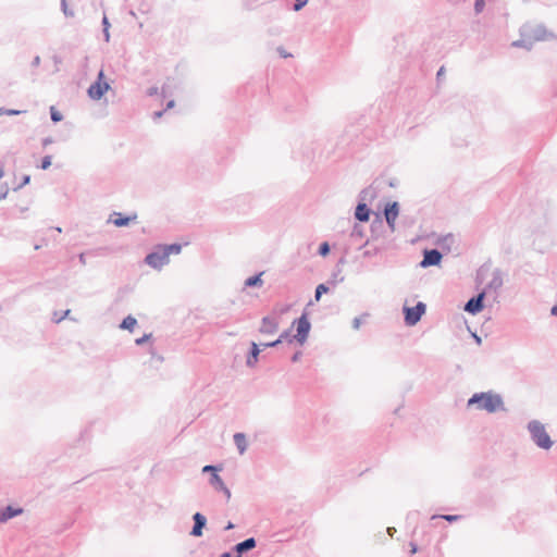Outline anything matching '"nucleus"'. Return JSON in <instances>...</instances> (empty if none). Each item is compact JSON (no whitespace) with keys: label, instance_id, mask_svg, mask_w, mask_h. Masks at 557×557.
Masks as SVG:
<instances>
[{"label":"nucleus","instance_id":"nucleus-22","mask_svg":"<svg viewBox=\"0 0 557 557\" xmlns=\"http://www.w3.org/2000/svg\"><path fill=\"white\" fill-rule=\"evenodd\" d=\"M163 251L166 252L168 259H170V255H178L182 250V246L180 244H171V245H162Z\"/></svg>","mask_w":557,"mask_h":557},{"label":"nucleus","instance_id":"nucleus-60","mask_svg":"<svg viewBox=\"0 0 557 557\" xmlns=\"http://www.w3.org/2000/svg\"><path fill=\"white\" fill-rule=\"evenodd\" d=\"M69 313H70V310H66V311L64 312V317H66Z\"/></svg>","mask_w":557,"mask_h":557},{"label":"nucleus","instance_id":"nucleus-53","mask_svg":"<svg viewBox=\"0 0 557 557\" xmlns=\"http://www.w3.org/2000/svg\"><path fill=\"white\" fill-rule=\"evenodd\" d=\"M387 532L391 536L394 535V533L396 532V529L395 528H387Z\"/></svg>","mask_w":557,"mask_h":557},{"label":"nucleus","instance_id":"nucleus-13","mask_svg":"<svg viewBox=\"0 0 557 557\" xmlns=\"http://www.w3.org/2000/svg\"><path fill=\"white\" fill-rule=\"evenodd\" d=\"M137 219V214L134 213L129 216H124L121 212H113L110 215V222H112L117 227L127 226L129 222L135 221Z\"/></svg>","mask_w":557,"mask_h":557},{"label":"nucleus","instance_id":"nucleus-59","mask_svg":"<svg viewBox=\"0 0 557 557\" xmlns=\"http://www.w3.org/2000/svg\"><path fill=\"white\" fill-rule=\"evenodd\" d=\"M474 337H475V341H476L478 343H480V342H481V338H480L479 336H474Z\"/></svg>","mask_w":557,"mask_h":557},{"label":"nucleus","instance_id":"nucleus-14","mask_svg":"<svg viewBox=\"0 0 557 557\" xmlns=\"http://www.w3.org/2000/svg\"><path fill=\"white\" fill-rule=\"evenodd\" d=\"M257 545V541L253 537H248L243 542L237 543L233 550L236 553L235 557H242V555L252 548H255Z\"/></svg>","mask_w":557,"mask_h":557},{"label":"nucleus","instance_id":"nucleus-30","mask_svg":"<svg viewBox=\"0 0 557 557\" xmlns=\"http://www.w3.org/2000/svg\"><path fill=\"white\" fill-rule=\"evenodd\" d=\"M329 252H330V245L326 242L322 243L319 247V255H321L322 257H325L329 255Z\"/></svg>","mask_w":557,"mask_h":557},{"label":"nucleus","instance_id":"nucleus-25","mask_svg":"<svg viewBox=\"0 0 557 557\" xmlns=\"http://www.w3.org/2000/svg\"><path fill=\"white\" fill-rule=\"evenodd\" d=\"M363 235H364L363 228L356 224L350 234L351 238L352 239H361L363 237Z\"/></svg>","mask_w":557,"mask_h":557},{"label":"nucleus","instance_id":"nucleus-40","mask_svg":"<svg viewBox=\"0 0 557 557\" xmlns=\"http://www.w3.org/2000/svg\"><path fill=\"white\" fill-rule=\"evenodd\" d=\"M29 181H30V176H29V175H24V176H23V181H22V183L18 185V187H17V188H22L23 186L27 185V184L29 183Z\"/></svg>","mask_w":557,"mask_h":557},{"label":"nucleus","instance_id":"nucleus-48","mask_svg":"<svg viewBox=\"0 0 557 557\" xmlns=\"http://www.w3.org/2000/svg\"><path fill=\"white\" fill-rule=\"evenodd\" d=\"M163 112H164V111H156V112L153 113V119H154V120L160 119V117L163 115Z\"/></svg>","mask_w":557,"mask_h":557},{"label":"nucleus","instance_id":"nucleus-35","mask_svg":"<svg viewBox=\"0 0 557 557\" xmlns=\"http://www.w3.org/2000/svg\"><path fill=\"white\" fill-rule=\"evenodd\" d=\"M9 194V187L7 184L0 185V200L4 199Z\"/></svg>","mask_w":557,"mask_h":557},{"label":"nucleus","instance_id":"nucleus-10","mask_svg":"<svg viewBox=\"0 0 557 557\" xmlns=\"http://www.w3.org/2000/svg\"><path fill=\"white\" fill-rule=\"evenodd\" d=\"M398 213H399V206H398V202H396V201L388 203L384 210L386 223L392 231L395 230V221L398 216Z\"/></svg>","mask_w":557,"mask_h":557},{"label":"nucleus","instance_id":"nucleus-47","mask_svg":"<svg viewBox=\"0 0 557 557\" xmlns=\"http://www.w3.org/2000/svg\"><path fill=\"white\" fill-rule=\"evenodd\" d=\"M174 106H175V101L174 100H170L166 103L165 110L172 109V108H174Z\"/></svg>","mask_w":557,"mask_h":557},{"label":"nucleus","instance_id":"nucleus-29","mask_svg":"<svg viewBox=\"0 0 557 557\" xmlns=\"http://www.w3.org/2000/svg\"><path fill=\"white\" fill-rule=\"evenodd\" d=\"M61 9L65 16H69V17L74 16V12L67 8L66 0H61Z\"/></svg>","mask_w":557,"mask_h":557},{"label":"nucleus","instance_id":"nucleus-45","mask_svg":"<svg viewBox=\"0 0 557 557\" xmlns=\"http://www.w3.org/2000/svg\"><path fill=\"white\" fill-rule=\"evenodd\" d=\"M40 64V57L36 55L32 62L33 66H38Z\"/></svg>","mask_w":557,"mask_h":557},{"label":"nucleus","instance_id":"nucleus-12","mask_svg":"<svg viewBox=\"0 0 557 557\" xmlns=\"http://www.w3.org/2000/svg\"><path fill=\"white\" fill-rule=\"evenodd\" d=\"M278 329V322L276 318L264 317L261 322L259 332L262 334H274Z\"/></svg>","mask_w":557,"mask_h":557},{"label":"nucleus","instance_id":"nucleus-21","mask_svg":"<svg viewBox=\"0 0 557 557\" xmlns=\"http://www.w3.org/2000/svg\"><path fill=\"white\" fill-rule=\"evenodd\" d=\"M263 272H260L257 275L250 276L245 281L246 287H261L263 284V281L261 280Z\"/></svg>","mask_w":557,"mask_h":557},{"label":"nucleus","instance_id":"nucleus-18","mask_svg":"<svg viewBox=\"0 0 557 557\" xmlns=\"http://www.w3.org/2000/svg\"><path fill=\"white\" fill-rule=\"evenodd\" d=\"M233 438H234V443L238 449V453L240 455H243L247 450V446H248L246 435L244 433H235Z\"/></svg>","mask_w":557,"mask_h":557},{"label":"nucleus","instance_id":"nucleus-58","mask_svg":"<svg viewBox=\"0 0 557 557\" xmlns=\"http://www.w3.org/2000/svg\"><path fill=\"white\" fill-rule=\"evenodd\" d=\"M4 175V171L2 169H0V178H2Z\"/></svg>","mask_w":557,"mask_h":557},{"label":"nucleus","instance_id":"nucleus-49","mask_svg":"<svg viewBox=\"0 0 557 557\" xmlns=\"http://www.w3.org/2000/svg\"><path fill=\"white\" fill-rule=\"evenodd\" d=\"M410 547H411V549H410L411 554L417 553L418 547L414 543H410Z\"/></svg>","mask_w":557,"mask_h":557},{"label":"nucleus","instance_id":"nucleus-34","mask_svg":"<svg viewBox=\"0 0 557 557\" xmlns=\"http://www.w3.org/2000/svg\"><path fill=\"white\" fill-rule=\"evenodd\" d=\"M308 1L309 0H295L294 10L300 11L308 3Z\"/></svg>","mask_w":557,"mask_h":557},{"label":"nucleus","instance_id":"nucleus-28","mask_svg":"<svg viewBox=\"0 0 557 557\" xmlns=\"http://www.w3.org/2000/svg\"><path fill=\"white\" fill-rule=\"evenodd\" d=\"M277 339H281V343L284 342V341H287L288 343H292L295 338L294 336L290 335V331L287 330V331H284Z\"/></svg>","mask_w":557,"mask_h":557},{"label":"nucleus","instance_id":"nucleus-54","mask_svg":"<svg viewBox=\"0 0 557 557\" xmlns=\"http://www.w3.org/2000/svg\"><path fill=\"white\" fill-rule=\"evenodd\" d=\"M51 143H52L51 138H45L44 141H42L44 146H47V145H49Z\"/></svg>","mask_w":557,"mask_h":557},{"label":"nucleus","instance_id":"nucleus-57","mask_svg":"<svg viewBox=\"0 0 557 557\" xmlns=\"http://www.w3.org/2000/svg\"><path fill=\"white\" fill-rule=\"evenodd\" d=\"M221 557H232V556H231V554H230V553H227V552H226V553H223V554L221 555Z\"/></svg>","mask_w":557,"mask_h":557},{"label":"nucleus","instance_id":"nucleus-11","mask_svg":"<svg viewBox=\"0 0 557 557\" xmlns=\"http://www.w3.org/2000/svg\"><path fill=\"white\" fill-rule=\"evenodd\" d=\"M193 520H194V527L189 534L195 537H200L203 533L202 532L203 528L207 524V518L202 513L196 512L193 516Z\"/></svg>","mask_w":557,"mask_h":557},{"label":"nucleus","instance_id":"nucleus-15","mask_svg":"<svg viewBox=\"0 0 557 557\" xmlns=\"http://www.w3.org/2000/svg\"><path fill=\"white\" fill-rule=\"evenodd\" d=\"M23 512L22 508H14L12 506H7L0 510V523H4L8 520L20 516Z\"/></svg>","mask_w":557,"mask_h":557},{"label":"nucleus","instance_id":"nucleus-9","mask_svg":"<svg viewBox=\"0 0 557 557\" xmlns=\"http://www.w3.org/2000/svg\"><path fill=\"white\" fill-rule=\"evenodd\" d=\"M484 297H485V294L480 293L476 296L470 298L465 305V311H467L471 314H476L478 312H480L484 306L483 305Z\"/></svg>","mask_w":557,"mask_h":557},{"label":"nucleus","instance_id":"nucleus-19","mask_svg":"<svg viewBox=\"0 0 557 557\" xmlns=\"http://www.w3.org/2000/svg\"><path fill=\"white\" fill-rule=\"evenodd\" d=\"M360 202L372 201L376 197V189L373 186H369L361 190Z\"/></svg>","mask_w":557,"mask_h":557},{"label":"nucleus","instance_id":"nucleus-31","mask_svg":"<svg viewBox=\"0 0 557 557\" xmlns=\"http://www.w3.org/2000/svg\"><path fill=\"white\" fill-rule=\"evenodd\" d=\"M222 468L221 467H218V466H212V465H207L202 468V472L203 473H207V472H211V473H218V471H221Z\"/></svg>","mask_w":557,"mask_h":557},{"label":"nucleus","instance_id":"nucleus-42","mask_svg":"<svg viewBox=\"0 0 557 557\" xmlns=\"http://www.w3.org/2000/svg\"><path fill=\"white\" fill-rule=\"evenodd\" d=\"M300 357H301V351H296V352L293 355V357H292V361H293V362H297V361H299Z\"/></svg>","mask_w":557,"mask_h":557},{"label":"nucleus","instance_id":"nucleus-8","mask_svg":"<svg viewBox=\"0 0 557 557\" xmlns=\"http://www.w3.org/2000/svg\"><path fill=\"white\" fill-rule=\"evenodd\" d=\"M442 258H443V256L437 249L425 250L423 253V259L420 262V265L422 268L437 265V264H440Z\"/></svg>","mask_w":557,"mask_h":557},{"label":"nucleus","instance_id":"nucleus-41","mask_svg":"<svg viewBox=\"0 0 557 557\" xmlns=\"http://www.w3.org/2000/svg\"><path fill=\"white\" fill-rule=\"evenodd\" d=\"M277 52L280 53V55H281L282 58H288V57H290V54H289V53H287V52L284 50V48H282V47H278V48H277Z\"/></svg>","mask_w":557,"mask_h":557},{"label":"nucleus","instance_id":"nucleus-44","mask_svg":"<svg viewBox=\"0 0 557 557\" xmlns=\"http://www.w3.org/2000/svg\"><path fill=\"white\" fill-rule=\"evenodd\" d=\"M102 26L103 28H109L110 27V23H109V20L108 17L104 15L103 18H102Z\"/></svg>","mask_w":557,"mask_h":557},{"label":"nucleus","instance_id":"nucleus-56","mask_svg":"<svg viewBox=\"0 0 557 557\" xmlns=\"http://www.w3.org/2000/svg\"><path fill=\"white\" fill-rule=\"evenodd\" d=\"M232 529H234V524H233L232 522H228V523L226 524V527H225V530H227V531H228V530H232Z\"/></svg>","mask_w":557,"mask_h":557},{"label":"nucleus","instance_id":"nucleus-2","mask_svg":"<svg viewBox=\"0 0 557 557\" xmlns=\"http://www.w3.org/2000/svg\"><path fill=\"white\" fill-rule=\"evenodd\" d=\"M528 431L534 444L542 449L552 448L554 442L545 430V425L539 420H531L528 423Z\"/></svg>","mask_w":557,"mask_h":557},{"label":"nucleus","instance_id":"nucleus-17","mask_svg":"<svg viewBox=\"0 0 557 557\" xmlns=\"http://www.w3.org/2000/svg\"><path fill=\"white\" fill-rule=\"evenodd\" d=\"M259 354H260L259 346L255 342H252L250 354L248 355V357L246 359L247 367L252 368L256 366V363L258 362Z\"/></svg>","mask_w":557,"mask_h":557},{"label":"nucleus","instance_id":"nucleus-6","mask_svg":"<svg viewBox=\"0 0 557 557\" xmlns=\"http://www.w3.org/2000/svg\"><path fill=\"white\" fill-rule=\"evenodd\" d=\"M294 323L297 325V333L294 335V338L302 345L308 338L311 324L306 313H302Z\"/></svg>","mask_w":557,"mask_h":557},{"label":"nucleus","instance_id":"nucleus-33","mask_svg":"<svg viewBox=\"0 0 557 557\" xmlns=\"http://www.w3.org/2000/svg\"><path fill=\"white\" fill-rule=\"evenodd\" d=\"M485 1L484 0H475L474 2V11L475 13H481L484 9Z\"/></svg>","mask_w":557,"mask_h":557},{"label":"nucleus","instance_id":"nucleus-43","mask_svg":"<svg viewBox=\"0 0 557 557\" xmlns=\"http://www.w3.org/2000/svg\"><path fill=\"white\" fill-rule=\"evenodd\" d=\"M103 37H104V40L107 42H109V40H110V33H109V28H107V27L103 28Z\"/></svg>","mask_w":557,"mask_h":557},{"label":"nucleus","instance_id":"nucleus-55","mask_svg":"<svg viewBox=\"0 0 557 557\" xmlns=\"http://www.w3.org/2000/svg\"><path fill=\"white\" fill-rule=\"evenodd\" d=\"M512 46H515V47H521V46H522V41H521V40L513 41V42H512Z\"/></svg>","mask_w":557,"mask_h":557},{"label":"nucleus","instance_id":"nucleus-36","mask_svg":"<svg viewBox=\"0 0 557 557\" xmlns=\"http://www.w3.org/2000/svg\"><path fill=\"white\" fill-rule=\"evenodd\" d=\"M23 111H20V110H13V109H3V114H8V115H18L21 114Z\"/></svg>","mask_w":557,"mask_h":557},{"label":"nucleus","instance_id":"nucleus-50","mask_svg":"<svg viewBox=\"0 0 557 557\" xmlns=\"http://www.w3.org/2000/svg\"><path fill=\"white\" fill-rule=\"evenodd\" d=\"M552 315L557 317V304L550 310Z\"/></svg>","mask_w":557,"mask_h":557},{"label":"nucleus","instance_id":"nucleus-7","mask_svg":"<svg viewBox=\"0 0 557 557\" xmlns=\"http://www.w3.org/2000/svg\"><path fill=\"white\" fill-rule=\"evenodd\" d=\"M209 484L214 491L223 493L226 502L231 499V491L218 473H211L209 478Z\"/></svg>","mask_w":557,"mask_h":557},{"label":"nucleus","instance_id":"nucleus-1","mask_svg":"<svg viewBox=\"0 0 557 557\" xmlns=\"http://www.w3.org/2000/svg\"><path fill=\"white\" fill-rule=\"evenodd\" d=\"M467 406H476L479 410H484L488 413L505 410L503 397L493 391L473 394L468 399Z\"/></svg>","mask_w":557,"mask_h":557},{"label":"nucleus","instance_id":"nucleus-20","mask_svg":"<svg viewBox=\"0 0 557 557\" xmlns=\"http://www.w3.org/2000/svg\"><path fill=\"white\" fill-rule=\"evenodd\" d=\"M533 36L536 40H546L549 38H554L552 34H549L546 28L542 25L535 27Z\"/></svg>","mask_w":557,"mask_h":557},{"label":"nucleus","instance_id":"nucleus-37","mask_svg":"<svg viewBox=\"0 0 557 557\" xmlns=\"http://www.w3.org/2000/svg\"><path fill=\"white\" fill-rule=\"evenodd\" d=\"M360 325H361V318L360 317H356L352 320V329L354 330H359Z\"/></svg>","mask_w":557,"mask_h":557},{"label":"nucleus","instance_id":"nucleus-32","mask_svg":"<svg viewBox=\"0 0 557 557\" xmlns=\"http://www.w3.org/2000/svg\"><path fill=\"white\" fill-rule=\"evenodd\" d=\"M51 159H52L51 156L44 157L41 160L40 168L42 170H47L51 165Z\"/></svg>","mask_w":557,"mask_h":557},{"label":"nucleus","instance_id":"nucleus-4","mask_svg":"<svg viewBox=\"0 0 557 557\" xmlns=\"http://www.w3.org/2000/svg\"><path fill=\"white\" fill-rule=\"evenodd\" d=\"M426 306L419 301L414 307H404L405 323L409 326L416 325L424 314Z\"/></svg>","mask_w":557,"mask_h":557},{"label":"nucleus","instance_id":"nucleus-26","mask_svg":"<svg viewBox=\"0 0 557 557\" xmlns=\"http://www.w3.org/2000/svg\"><path fill=\"white\" fill-rule=\"evenodd\" d=\"M435 518H442L448 522H454V521H457L460 519V516L458 515H441V516H433L432 519H435Z\"/></svg>","mask_w":557,"mask_h":557},{"label":"nucleus","instance_id":"nucleus-5","mask_svg":"<svg viewBox=\"0 0 557 557\" xmlns=\"http://www.w3.org/2000/svg\"><path fill=\"white\" fill-rule=\"evenodd\" d=\"M103 77H104V74H103V71L101 70L99 73H98V77H97V81L95 83H92L87 92H88V96L92 99V100H100L103 95L109 90L110 88V85L107 83V82H103Z\"/></svg>","mask_w":557,"mask_h":557},{"label":"nucleus","instance_id":"nucleus-46","mask_svg":"<svg viewBox=\"0 0 557 557\" xmlns=\"http://www.w3.org/2000/svg\"><path fill=\"white\" fill-rule=\"evenodd\" d=\"M158 92V88L157 87H151L148 89V95L149 96H153Z\"/></svg>","mask_w":557,"mask_h":557},{"label":"nucleus","instance_id":"nucleus-16","mask_svg":"<svg viewBox=\"0 0 557 557\" xmlns=\"http://www.w3.org/2000/svg\"><path fill=\"white\" fill-rule=\"evenodd\" d=\"M355 216L360 222H367L370 218V209L368 208L367 203L359 202L356 211Z\"/></svg>","mask_w":557,"mask_h":557},{"label":"nucleus","instance_id":"nucleus-38","mask_svg":"<svg viewBox=\"0 0 557 557\" xmlns=\"http://www.w3.org/2000/svg\"><path fill=\"white\" fill-rule=\"evenodd\" d=\"M149 337H150V334H145L143 337L137 338V339L135 341V343H136L137 345H143L144 343H146V342L149 339Z\"/></svg>","mask_w":557,"mask_h":557},{"label":"nucleus","instance_id":"nucleus-24","mask_svg":"<svg viewBox=\"0 0 557 557\" xmlns=\"http://www.w3.org/2000/svg\"><path fill=\"white\" fill-rule=\"evenodd\" d=\"M327 292H329V287L325 284L318 285L315 288V293H314L315 301H319L322 294L327 293Z\"/></svg>","mask_w":557,"mask_h":557},{"label":"nucleus","instance_id":"nucleus-39","mask_svg":"<svg viewBox=\"0 0 557 557\" xmlns=\"http://www.w3.org/2000/svg\"><path fill=\"white\" fill-rule=\"evenodd\" d=\"M278 344H281V339H275L274 342L262 344L263 347H276Z\"/></svg>","mask_w":557,"mask_h":557},{"label":"nucleus","instance_id":"nucleus-52","mask_svg":"<svg viewBox=\"0 0 557 557\" xmlns=\"http://www.w3.org/2000/svg\"><path fill=\"white\" fill-rule=\"evenodd\" d=\"M444 66H442L438 71H437V77H441V76H444Z\"/></svg>","mask_w":557,"mask_h":557},{"label":"nucleus","instance_id":"nucleus-51","mask_svg":"<svg viewBox=\"0 0 557 557\" xmlns=\"http://www.w3.org/2000/svg\"><path fill=\"white\" fill-rule=\"evenodd\" d=\"M78 258H79V262L82 264H86V259H85V255L84 253H81Z\"/></svg>","mask_w":557,"mask_h":557},{"label":"nucleus","instance_id":"nucleus-27","mask_svg":"<svg viewBox=\"0 0 557 557\" xmlns=\"http://www.w3.org/2000/svg\"><path fill=\"white\" fill-rule=\"evenodd\" d=\"M50 116L54 123L60 122L63 119L62 114L58 110H55L53 107H51V109H50Z\"/></svg>","mask_w":557,"mask_h":557},{"label":"nucleus","instance_id":"nucleus-3","mask_svg":"<svg viewBox=\"0 0 557 557\" xmlns=\"http://www.w3.org/2000/svg\"><path fill=\"white\" fill-rule=\"evenodd\" d=\"M169 261L170 259H168L166 252L163 251L162 245L157 246L156 249L145 258V263L156 270H161Z\"/></svg>","mask_w":557,"mask_h":557},{"label":"nucleus","instance_id":"nucleus-23","mask_svg":"<svg viewBox=\"0 0 557 557\" xmlns=\"http://www.w3.org/2000/svg\"><path fill=\"white\" fill-rule=\"evenodd\" d=\"M136 324L137 320L132 315H127L126 318L123 319L122 323L120 324V327L122 330L133 331Z\"/></svg>","mask_w":557,"mask_h":557}]
</instances>
